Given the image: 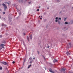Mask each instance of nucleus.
I'll use <instances>...</instances> for the list:
<instances>
[{
	"instance_id": "nucleus-29",
	"label": "nucleus",
	"mask_w": 73,
	"mask_h": 73,
	"mask_svg": "<svg viewBox=\"0 0 73 73\" xmlns=\"http://www.w3.org/2000/svg\"><path fill=\"white\" fill-rule=\"evenodd\" d=\"M49 46H48V47H47V48H49Z\"/></svg>"
},
{
	"instance_id": "nucleus-48",
	"label": "nucleus",
	"mask_w": 73,
	"mask_h": 73,
	"mask_svg": "<svg viewBox=\"0 0 73 73\" xmlns=\"http://www.w3.org/2000/svg\"><path fill=\"white\" fill-rule=\"evenodd\" d=\"M72 9H73V7H72Z\"/></svg>"
},
{
	"instance_id": "nucleus-7",
	"label": "nucleus",
	"mask_w": 73,
	"mask_h": 73,
	"mask_svg": "<svg viewBox=\"0 0 73 73\" xmlns=\"http://www.w3.org/2000/svg\"><path fill=\"white\" fill-rule=\"evenodd\" d=\"M49 71L52 73H54V72L52 71V70L51 69H50V70H49Z\"/></svg>"
},
{
	"instance_id": "nucleus-37",
	"label": "nucleus",
	"mask_w": 73,
	"mask_h": 73,
	"mask_svg": "<svg viewBox=\"0 0 73 73\" xmlns=\"http://www.w3.org/2000/svg\"><path fill=\"white\" fill-rule=\"evenodd\" d=\"M2 33H4L3 32H2Z\"/></svg>"
},
{
	"instance_id": "nucleus-5",
	"label": "nucleus",
	"mask_w": 73,
	"mask_h": 73,
	"mask_svg": "<svg viewBox=\"0 0 73 73\" xmlns=\"http://www.w3.org/2000/svg\"><path fill=\"white\" fill-rule=\"evenodd\" d=\"M66 53L68 55H69L71 53L70 51H68Z\"/></svg>"
},
{
	"instance_id": "nucleus-36",
	"label": "nucleus",
	"mask_w": 73,
	"mask_h": 73,
	"mask_svg": "<svg viewBox=\"0 0 73 73\" xmlns=\"http://www.w3.org/2000/svg\"><path fill=\"white\" fill-rule=\"evenodd\" d=\"M69 44L70 45H71V43H70V44Z\"/></svg>"
},
{
	"instance_id": "nucleus-38",
	"label": "nucleus",
	"mask_w": 73,
	"mask_h": 73,
	"mask_svg": "<svg viewBox=\"0 0 73 73\" xmlns=\"http://www.w3.org/2000/svg\"><path fill=\"white\" fill-rule=\"evenodd\" d=\"M57 1V2H58V1L60 2L59 1Z\"/></svg>"
},
{
	"instance_id": "nucleus-14",
	"label": "nucleus",
	"mask_w": 73,
	"mask_h": 73,
	"mask_svg": "<svg viewBox=\"0 0 73 73\" xmlns=\"http://www.w3.org/2000/svg\"><path fill=\"white\" fill-rule=\"evenodd\" d=\"M31 64L30 65H29L28 67V68H30V66H31Z\"/></svg>"
},
{
	"instance_id": "nucleus-28",
	"label": "nucleus",
	"mask_w": 73,
	"mask_h": 73,
	"mask_svg": "<svg viewBox=\"0 0 73 73\" xmlns=\"http://www.w3.org/2000/svg\"><path fill=\"white\" fill-rule=\"evenodd\" d=\"M59 19L61 20V18H59Z\"/></svg>"
},
{
	"instance_id": "nucleus-3",
	"label": "nucleus",
	"mask_w": 73,
	"mask_h": 73,
	"mask_svg": "<svg viewBox=\"0 0 73 73\" xmlns=\"http://www.w3.org/2000/svg\"><path fill=\"white\" fill-rule=\"evenodd\" d=\"M58 18L57 17L56 18V20L55 21V22H57L58 21V24H60V21H58Z\"/></svg>"
},
{
	"instance_id": "nucleus-50",
	"label": "nucleus",
	"mask_w": 73,
	"mask_h": 73,
	"mask_svg": "<svg viewBox=\"0 0 73 73\" xmlns=\"http://www.w3.org/2000/svg\"><path fill=\"white\" fill-rule=\"evenodd\" d=\"M25 1H27V0H25Z\"/></svg>"
},
{
	"instance_id": "nucleus-43",
	"label": "nucleus",
	"mask_w": 73,
	"mask_h": 73,
	"mask_svg": "<svg viewBox=\"0 0 73 73\" xmlns=\"http://www.w3.org/2000/svg\"><path fill=\"white\" fill-rule=\"evenodd\" d=\"M7 68H6L5 69H6V70H7Z\"/></svg>"
},
{
	"instance_id": "nucleus-39",
	"label": "nucleus",
	"mask_w": 73,
	"mask_h": 73,
	"mask_svg": "<svg viewBox=\"0 0 73 73\" xmlns=\"http://www.w3.org/2000/svg\"><path fill=\"white\" fill-rule=\"evenodd\" d=\"M6 35H8V34H6Z\"/></svg>"
},
{
	"instance_id": "nucleus-24",
	"label": "nucleus",
	"mask_w": 73,
	"mask_h": 73,
	"mask_svg": "<svg viewBox=\"0 0 73 73\" xmlns=\"http://www.w3.org/2000/svg\"><path fill=\"white\" fill-rule=\"evenodd\" d=\"M23 34H24V35H25V33H23Z\"/></svg>"
},
{
	"instance_id": "nucleus-9",
	"label": "nucleus",
	"mask_w": 73,
	"mask_h": 73,
	"mask_svg": "<svg viewBox=\"0 0 73 73\" xmlns=\"http://www.w3.org/2000/svg\"><path fill=\"white\" fill-rule=\"evenodd\" d=\"M4 45V44H1L0 45V46H2H2H3Z\"/></svg>"
},
{
	"instance_id": "nucleus-26",
	"label": "nucleus",
	"mask_w": 73,
	"mask_h": 73,
	"mask_svg": "<svg viewBox=\"0 0 73 73\" xmlns=\"http://www.w3.org/2000/svg\"><path fill=\"white\" fill-rule=\"evenodd\" d=\"M32 63V61H31L30 62V63Z\"/></svg>"
},
{
	"instance_id": "nucleus-13",
	"label": "nucleus",
	"mask_w": 73,
	"mask_h": 73,
	"mask_svg": "<svg viewBox=\"0 0 73 73\" xmlns=\"http://www.w3.org/2000/svg\"><path fill=\"white\" fill-rule=\"evenodd\" d=\"M3 68L2 67H0V70H2Z\"/></svg>"
},
{
	"instance_id": "nucleus-32",
	"label": "nucleus",
	"mask_w": 73,
	"mask_h": 73,
	"mask_svg": "<svg viewBox=\"0 0 73 73\" xmlns=\"http://www.w3.org/2000/svg\"><path fill=\"white\" fill-rule=\"evenodd\" d=\"M33 59H35V58H33Z\"/></svg>"
},
{
	"instance_id": "nucleus-51",
	"label": "nucleus",
	"mask_w": 73,
	"mask_h": 73,
	"mask_svg": "<svg viewBox=\"0 0 73 73\" xmlns=\"http://www.w3.org/2000/svg\"><path fill=\"white\" fill-rule=\"evenodd\" d=\"M11 25H12V24L11 23Z\"/></svg>"
},
{
	"instance_id": "nucleus-44",
	"label": "nucleus",
	"mask_w": 73,
	"mask_h": 73,
	"mask_svg": "<svg viewBox=\"0 0 73 73\" xmlns=\"http://www.w3.org/2000/svg\"><path fill=\"white\" fill-rule=\"evenodd\" d=\"M1 5V4H0V6Z\"/></svg>"
},
{
	"instance_id": "nucleus-53",
	"label": "nucleus",
	"mask_w": 73,
	"mask_h": 73,
	"mask_svg": "<svg viewBox=\"0 0 73 73\" xmlns=\"http://www.w3.org/2000/svg\"><path fill=\"white\" fill-rule=\"evenodd\" d=\"M39 17H40V16Z\"/></svg>"
},
{
	"instance_id": "nucleus-30",
	"label": "nucleus",
	"mask_w": 73,
	"mask_h": 73,
	"mask_svg": "<svg viewBox=\"0 0 73 73\" xmlns=\"http://www.w3.org/2000/svg\"><path fill=\"white\" fill-rule=\"evenodd\" d=\"M66 18L64 20V21H65L66 20Z\"/></svg>"
},
{
	"instance_id": "nucleus-16",
	"label": "nucleus",
	"mask_w": 73,
	"mask_h": 73,
	"mask_svg": "<svg viewBox=\"0 0 73 73\" xmlns=\"http://www.w3.org/2000/svg\"><path fill=\"white\" fill-rule=\"evenodd\" d=\"M3 29H4V28H1V30H2V31H3Z\"/></svg>"
},
{
	"instance_id": "nucleus-15",
	"label": "nucleus",
	"mask_w": 73,
	"mask_h": 73,
	"mask_svg": "<svg viewBox=\"0 0 73 73\" xmlns=\"http://www.w3.org/2000/svg\"><path fill=\"white\" fill-rule=\"evenodd\" d=\"M3 15H5V12H3Z\"/></svg>"
},
{
	"instance_id": "nucleus-27",
	"label": "nucleus",
	"mask_w": 73,
	"mask_h": 73,
	"mask_svg": "<svg viewBox=\"0 0 73 73\" xmlns=\"http://www.w3.org/2000/svg\"><path fill=\"white\" fill-rule=\"evenodd\" d=\"M0 11H1V10L0 9Z\"/></svg>"
},
{
	"instance_id": "nucleus-47",
	"label": "nucleus",
	"mask_w": 73,
	"mask_h": 73,
	"mask_svg": "<svg viewBox=\"0 0 73 73\" xmlns=\"http://www.w3.org/2000/svg\"><path fill=\"white\" fill-rule=\"evenodd\" d=\"M44 57V59H45V58Z\"/></svg>"
},
{
	"instance_id": "nucleus-17",
	"label": "nucleus",
	"mask_w": 73,
	"mask_h": 73,
	"mask_svg": "<svg viewBox=\"0 0 73 73\" xmlns=\"http://www.w3.org/2000/svg\"><path fill=\"white\" fill-rule=\"evenodd\" d=\"M12 63L13 64H15V62L14 61H13L12 62Z\"/></svg>"
},
{
	"instance_id": "nucleus-4",
	"label": "nucleus",
	"mask_w": 73,
	"mask_h": 73,
	"mask_svg": "<svg viewBox=\"0 0 73 73\" xmlns=\"http://www.w3.org/2000/svg\"><path fill=\"white\" fill-rule=\"evenodd\" d=\"M66 70L65 69H64V68H63L61 69V71L62 72H64H64Z\"/></svg>"
},
{
	"instance_id": "nucleus-6",
	"label": "nucleus",
	"mask_w": 73,
	"mask_h": 73,
	"mask_svg": "<svg viewBox=\"0 0 73 73\" xmlns=\"http://www.w3.org/2000/svg\"><path fill=\"white\" fill-rule=\"evenodd\" d=\"M2 20H4V21H5V19L3 18V17H2L1 19Z\"/></svg>"
},
{
	"instance_id": "nucleus-21",
	"label": "nucleus",
	"mask_w": 73,
	"mask_h": 73,
	"mask_svg": "<svg viewBox=\"0 0 73 73\" xmlns=\"http://www.w3.org/2000/svg\"><path fill=\"white\" fill-rule=\"evenodd\" d=\"M30 59L31 60L32 59V58L31 57V58H30Z\"/></svg>"
},
{
	"instance_id": "nucleus-42",
	"label": "nucleus",
	"mask_w": 73,
	"mask_h": 73,
	"mask_svg": "<svg viewBox=\"0 0 73 73\" xmlns=\"http://www.w3.org/2000/svg\"><path fill=\"white\" fill-rule=\"evenodd\" d=\"M40 19H42V18H40Z\"/></svg>"
},
{
	"instance_id": "nucleus-46",
	"label": "nucleus",
	"mask_w": 73,
	"mask_h": 73,
	"mask_svg": "<svg viewBox=\"0 0 73 73\" xmlns=\"http://www.w3.org/2000/svg\"><path fill=\"white\" fill-rule=\"evenodd\" d=\"M40 6H39V8H40Z\"/></svg>"
},
{
	"instance_id": "nucleus-34",
	"label": "nucleus",
	"mask_w": 73,
	"mask_h": 73,
	"mask_svg": "<svg viewBox=\"0 0 73 73\" xmlns=\"http://www.w3.org/2000/svg\"><path fill=\"white\" fill-rule=\"evenodd\" d=\"M2 47V48H4V46H3Z\"/></svg>"
},
{
	"instance_id": "nucleus-23",
	"label": "nucleus",
	"mask_w": 73,
	"mask_h": 73,
	"mask_svg": "<svg viewBox=\"0 0 73 73\" xmlns=\"http://www.w3.org/2000/svg\"><path fill=\"white\" fill-rule=\"evenodd\" d=\"M18 18H19V17H17V19H18Z\"/></svg>"
},
{
	"instance_id": "nucleus-8",
	"label": "nucleus",
	"mask_w": 73,
	"mask_h": 73,
	"mask_svg": "<svg viewBox=\"0 0 73 73\" xmlns=\"http://www.w3.org/2000/svg\"><path fill=\"white\" fill-rule=\"evenodd\" d=\"M1 26H2V27H3V26H4V27H6V26H7V25H4V24H2Z\"/></svg>"
},
{
	"instance_id": "nucleus-2",
	"label": "nucleus",
	"mask_w": 73,
	"mask_h": 73,
	"mask_svg": "<svg viewBox=\"0 0 73 73\" xmlns=\"http://www.w3.org/2000/svg\"><path fill=\"white\" fill-rule=\"evenodd\" d=\"M1 63L2 64H3V65H8V63L5 62H1Z\"/></svg>"
},
{
	"instance_id": "nucleus-41",
	"label": "nucleus",
	"mask_w": 73,
	"mask_h": 73,
	"mask_svg": "<svg viewBox=\"0 0 73 73\" xmlns=\"http://www.w3.org/2000/svg\"><path fill=\"white\" fill-rule=\"evenodd\" d=\"M1 49H2V48H0V50Z\"/></svg>"
},
{
	"instance_id": "nucleus-1",
	"label": "nucleus",
	"mask_w": 73,
	"mask_h": 73,
	"mask_svg": "<svg viewBox=\"0 0 73 73\" xmlns=\"http://www.w3.org/2000/svg\"><path fill=\"white\" fill-rule=\"evenodd\" d=\"M2 5L4 7V9L5 11H6L7 10V5L4 3H3L2 4Z\"/></svg>"
},
{
	"instance_id": "nucleus-25",
	"label": "nucleus",
	"mask_w": 73,
	"mask_h": 73,
	"mask_svg": "<svg viewBox=\"0 0 73 73\" xmlns=\"http://www.w3.org/2000/svg\"><path fill=\"white\" fill-rule=\"evenodd\" d=\"M2 43H3V44H5V42H3Z\"/></svg>"
},
{
	"instance_id": "nucleus-11",
	"label": "nucleus",
	"mask_w": 73,
	"mask_h": 73,
	"mask_svg": "<svg viewBox=\"0 0 73 73\" xmlns=\"http://www.w3.org/2000/svg\"><path fill=\"white\" fill-rule=\"evenodd\" d=\"M27 40H28V41H29V37L28 36H27Z\"/></svg>"
},
{
	"instance_id": "nucleus-45",
	"label": "nucleus",
	"mask_w": 73,
	"mask_h": 73,
	"mask_svg": "<svg viewBox=\"0 0 73 73\" xmlns=\"http://www.w3.org/2000/svg\"><path fill=\"white\" fill-rule=\"evenodd\" d=\"M31 3V2H29V3L30 4Z\"/></svg>"
},
{
	"instance_id": "nucleus-31",
	"label": "nucleus",
	"mask_w": 73,
	"mask_h": 73,
	"mask_svg": "<svg viewBox=\"0 0 73 73\" xmlns=\"http://www.w3.org/2000/svg\"><path fill=\"white\" fill-rule=\"evenodd\" d=\"M19 15H21V13H19Z\"/></svg>"
},
{
	"instance_id": "nucleus-19",
	"label": "nucleus",
	"mask_w": 73,
	"mask_h": 73,
	"mask_svg": "<svg viewBox=\"0 0 73 73\" xmlns=\"http://www.w3.org/2000/svg\"><path fill=\"white\" fill-rule=\"evenodd\" d=\"M65 24H68V23L67 22H65Z\"/></svg>"
},
{
	"instance_id": "nucleus-35",
	"label": "nucleus",
	"mask_w": 73,
	"mask_h": 73,
	"mask_svg": "<svg viewBox=\"0 0 73 73\" xmlns=\"http://www.w3.org/2000/svg\"><path fill=\"white\" fill-rule=\"evenodd\" d=\"M7 73H9V71H7Z\"/></svg>"
},
{
	"instance_id": "nucleus-40",
	"label": "nucleus",
	"mask_w": 73,
	"mask_h": 73,
	"mask_svg": "<svg viewBox=\"0 0 73 73\" xmlns=\"http://www.w3.org/2000/svg\"><path fill=\"white\" fill-rule=\"evenodd\" d=\"M38 54H39V52L38 51Z\"/></svg>"
},
{
	"instance_id": "nucleus-52",
	"label": "nucleus",
	"mask_w": 73,
	"mask_h": 73,
	"mask_svg": "<svg viewBox=\"0 0 73 73\" xmlns=\"http://www.w3.org/2000/svg\"><path fill=\"white\" fill-rule=\"evenodd\" d=\"M41 17H42V16H41Z\"/></svg>"
},
{
	"instance_id": "nucleus-20",
	"label": "nucleus",
	"mask_w": 73,
	"mask_h": 73,
	"mask_svg": "<svg viewBox=\"0 0 73 73\" xmlns=\"http://www.w3.org/2000/svg\"><path fill=\"white\" fill-rule=\"evenodd\" d=\"M0 19H1V15H0Z\"/></svg>"
},
{
	"instance_id": "nucleus-18",
	"label": "nucleus",
	"mask_w": 73,
	"mask_h": 73,
	"mask_svg": "<svg viewBox=\"0 0 73 73\" xmlns=\"http://www.w3.org/2000/svg\"><path fill=\"white\" fill-rule=\"evenodd\" d=\"M54 61H55V62H56L57 61V60H56V59H55V60H54Z\"/></svg>"
},
{
	"instance_id": "nucleus-49",
	"label": "nucleus",
	"mask_w": 73,
	"mask_h": 73,
	"mask_svg": "<svg viewBox=\"0 0 73 73\" xmlns=\"http://www.w3.org/2000/svg\"><path fill=\"white\" fill-rule=\"evenodd\" d=\"M47 9H49V8H47Z\"/></svg>"
},
{
	"instance_id": "nucleus-12",
	"label": "nucleus",
	"mask_w": 73,
	"mask_h": 73,
	"mask_svg": "<svg viewBox=\"0 0 73 73\" xmlns=\"http://www.w3.org/2000/svg\"><path fill=\"white\" fill-rule=\"evenodd\" d=\"M3 37V35H0V38H2Z\"/></svg>"
},
{
	"instance_id": "nucleus-22",
	"label": "nucleus",
	"mask_w": 73,
	"mask_h": 73,
	"mask_svg": "<svg viewBox=\"0 0 73 73\" xmlns=\"http://www.w3.org/2000/svg\"><path fill=\"white\" fill-rule=\"evenodd\" d=\"M37 11H39V9H37Z\"/></svg>"
},
{
	"instance_id": "nucleus-10",
	"label": "nucleus",
	"mask_w": 73,
	"mask_h": 73,
	"mask_svg": "<svg viewBox=\"0 0 73 73\" xmlns=\"http://www.w3.org/2000/svg\"><path fill=\"white\" fill-rule=\"evenodd\" d=\"M29 37L30 39H32V35H30Z\"/></svg>"
},
{
	"instance_id": "nucleus-33",
	"label": "nucleus",
	"mask_w": 73,
	"mask_h": 73,
	"mask_svg": "<svg viewBox=\"0 0 73 73\" xmlns=\"http://www.w3.org/2000/svg\"><path fill=\"white\" fill-rule=\"evenodd\" d=\"M7 4H8L9 5V3H8L7 2Z\"/></svg>"
}]
</instances>
